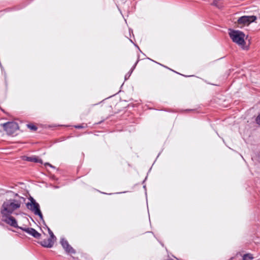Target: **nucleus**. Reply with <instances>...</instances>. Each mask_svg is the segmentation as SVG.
Masks as SVG:
<instances>
[{
    "label": "nucleus",
    "mask_w": 260,
    "mask_h": 260,
    "mask_svg": "<svg viewBox=\"0 0 260 260\" xmlns=\"http://www.w3.org/2000/svg\"><path fill=\"white\" fill-rule=\"evenodd\" d=\"M36 215H38L41 219H43V215L42 212H34Z\"/></svg>",
    "instance_id": "15"
},
{
    "label": "nucleus",
    "mask_w": 260,
    "mask_h": 260,
    "mask_svg": "<svg viewBox=\"0 0 260 260\" xmlns=\"http://www.w3.org/2000/svg\"><path fill=\"white\" fill-rule=\"evenodd\" d=\"M1 125L3 126L4 129L9 135H13L19 128L18 123L14 121L7 122L1 124Z\"/></svg>",
    "instance_id": "4"
},
{
    "label": "nucleus",
    "mask_w": 260,
    "mask_h": 260,
    "mask_svg": "<svg viewBox=\"0 0 260 260\" xmlns=\"http://www.w3.org/2000/svg\"><path fill=\"white\" fill-rule=\"evenodd\" d=\"M29 202L24 204L27 208L30 211H41L39 203L31 197L29 198Z\"/></svg>",
    "instance_id": "7"
},
{
    "label": "nucleus",
    "mask_w": 260,
    "mask_h": 260,
    "mask_svg": "<svg viewBox=\"0 0 260 260\" xmlns=\"http://www.w3.org/2000/svg\"><path fill=\"white\" fill-rule=\"evenodd\" d=\"M135 46H136V47H137L139 49H139V47H138V46H137V45H135Z\"/></svg>",
    "instance_id": "20"
},
{
    "label": "nucleus",
    "mask_w": 260,
    "mask_h": 260,
    "mask_svg": "<svg viewBox=\"0 0 260 260\" xmlns=\"http://www.w3.org/2000/svg\"><path fill=\"white\" fill-rule=\"evenodd\" d=\"M186 111H192V110L188 109V110H186Z\"/></svg>",
    "instance_id": "21"
},
{
    "label": "nucleus",
    "mask_w": 260,
    "mask_h": 260,
    "mask_svg": "<svg viewBox=\"0 0 260 260\" xmlns=\"http://www.w3.org/2000/svg\"><path fill=\"white\" fill-rule=\"evenodd\" d=\"M255 121L257 124L260 125V113L257 115Z\"/></svg>",
    "instance_id": "14"
},
{
    "label": "nucleus",
    "mask_w": 260,
    "mask_h": 260,
    "mask_svg": "<svg viewBox=\"0 0 260 260\" xmlns=\"http://www.w3.org/2000/svg\"><path fill=\"white\" fill-rule=\"evenodd\" d=\"M143 187L145 188V187H146L145 185H144Z\"/></svg>",
    "instance_id": "22"
},
{
    "label": "nucleus",
    "mask_w": 260,
    "mask_h": 260,
    "mask_svg": "<svg viewBox=\"0 0 260 260\" xmlns=\"http://www.w3.org/2000/svg\"><path fill=\"white\" fill-rule=\"evenodd\" d=\"M138 62V60L137 61V62L134 64V65L132 67L130 71H132V72H133L134 70L135 69L137 63Z\"/></svg>",
    "instance_id": "17"
},
{
    "label": "nucleus",
    "mask_w": 260,
    "mask_h": 260,
    "mask_svg": "<svg viewBox=\"0 0 260 260\" xmlns=\"http://www.w3.org/2000/svg\"><path fill=\"white\" fill-rule=\"evenodd\" d=\"M20 229L26 232L28 235L32 236L36 239H42L39 243L44 247L51 248L53 247L54 243L56 240V238L54 235L53 232L49 228L47 229V230L49 234V237L47 239L44 238L41 234L38 233L36 230L32 228L22 226L20 227Z\"/></svg>",
    "instance_id": "1"
},
{
    "label": "nucleus",
    "mask_w": 260,
    "mask_h": 260,
    "mask_svg": "<svg viewBox=\"0 0 260 260\" xmlns=\"http://www.w3.org/2000/svg\"><path fill=\"white\" fill-rule=\"evenodd\" d=\"M61 244L66 251L69 253H75V250L69 245L68 242L63 239L60 241Z\"/></svg>",
    "instance_id": "8"
},
{
    "label": "nucleus",
    "mask_w": 260,
    "mask_h": 260,
    "mask_svg": "<svg viewBox=\"0 0 260 260\" xmlns=\"http://www.w3.org/2000/svg\"><path fill=\"white\" fill-rule=\"evenodd\" d=\"M230 38L233 42L240 46L243 49L245 45L244 38L245 35L244 33L241 31L230 29L229 32Z\"/></svg>",
    "instance_id": "3"
},
{
    "label": "nucleus",
    "mask_w": 260,
    "mask_h": 260,
    "mask_svg": "<svg viewBox=\"0 0 260 260\" xmlns=\"http://www.w3.org/2000/svg\"><path fill=\"white\" fill-rule=\"evenodd\" d=\"M74 127L76 128H77V129H80V128H84V127L83 126H82V125H75Z\"/></svg>",
    "instance_id": "16"
},
{
    "label": "nucleus",
    "mask_w": 260,
    "mask_h": 260,
    "mask_svg": "<svg viewBox=\"0 0 260 260\" xmlns=\"http://www.w3.org/2000/svg\"><path fill=\"white\" fill-rule=\"evenodd\" d=\"M45 166H49L50 167H53V166L51 164H50L49 163H48V162L45 163Z\"/></svg>",
    "instance_id": "19"
},
{
    "label": "nucleus",
    "mask_w": 260,
    "mask_h": 260,
    "mask_svg": "<svg viewBox=\"0 0 260 260\" xmlns=\"http://www.w3.org/2000/svg\"><path fill=\"white\" fill-rule=\"evenodd\" d=\"M132 71H129L125 75V77H124V79L125 80H127L129 77L131 76L132 73Z\"/></svg>",
    "instance_id": "13"
},
{
    "label": "nucleus",
    "mask_w": 260,
    "mask_h": 260,
    "mask_svg": "<svg viewBox=\"0 0 260 260\" xmlns=\"http://www.w3.org/2000/svg\"><path fill=\"white\" fill-rule=\"evenodd\" d=\"M26 199L15 193L14 198L6 200L3 204L1 211H14L23 207Z\"/></svg>",
    "instance_id": "2"
},
{
    "label": "nucleus",
    "mask_w": 260,
    "mask_h": 260,
    "mask_svg": "<svg viewBox=\"0 0 260 260\" xmlns=\"http://www.w3.org/2000/svg\"><path fill=\"white\" fill-rule=\"evenodd\" d=\"M213 5L216 6V7H218L217 6V2L216 1H214L213 2Z\"/></svg>",
    "instance_id": "18"
},
{
    "label": "nucleus",
    "mask_w": 260,
    "mask_h": 260,
    "mask_svg": "<svg viewBox=\"0 0 260 260\" xmlns=\"http://www.w3.org/2000/svg\"><path fill=\"white\" fill-rule=\"evenodd\" d=\"M253 258L252 255L250 253L245 254L243 256V260H252Z\"/></svg>",
    "instance_id": "11"
},
{
    "label": "nucleus",
    "mask_w": 260,
    "mask_h": 260,
    "mask_svg": "<svg viewBox=\"0 0 260 260\" xmlns=\"http://www.w3.org/2000/svg\"><path fill=\"white\" fill-rule=\"evenodd\" d=\"M251 160L254 164V167L252 169L255 170L257 168H258V165L259 164V157L256 155H252L251 157Z\"/></svg>",
    "instance_id": "10"
},
{
    "label": "nucleus",
    "mask_w": 260,
    "mask_h": 260,
    "mask_svg": "<svg viewBox=\"0 0 260 260\" xmlns=\"http://www.w3.org/2000/svg\"><path fill=\"white\" fill-rule=\"evenodd\" d=\"M256 19V17L252 16H243L238 18L236 25L239 27H242L243 26L248 25L254 22Z\"/></svg>",
    "instance_id": "5"
},
{
    "label": "nucleus",
    "mask_w": 260,
    "mask_h": 260,
    "mask_svg": "<svg viewBox=\"0 0 260 260\" xmlns=\"http://www.w3.org/2000/svg\"><path fill=\"white\" fill-rule=\"evenodd\" d=\"M12 213V212H7L4 213L2 216V221L9 224L11 226L20 229V226L18 225L16 219L9 214Z\"/></svg>",
    "instance_id": "6"
},
{
    "label": "nucleus",
    "mask_w": 260,
    "mask_h": 260,
    "mask_svg": "<svg viewBox=\"0 0 260 260\" xmlns=\"http://www.w3.org/2000/svg\"><path fill=\"white\" fill-rule=\"evenodd\" d=\"M23 159L27 161L30 162H35L40 164H43V161L41 158H39L38 157H36L35 156H24L23 157Z\"/></svg>",
    "instance_id": "9"
},
{
    "label": "nucleus",
    "mask_w": 260,
    "mask_h": 260,
    "mask_svg": "<svg viewBox=\"0 0 260 260\" xmlns=\"http://www.w3.org/2000/svg\"><path fill=\"white\" fill-rule=\"evenodd\" d=\"M27 126L28 128H29L30 129L33 131H36L38 129L36 125H35L31 123L27 124Z\"/></svg>",
    "instance_id": "12"
}]
</instances>
